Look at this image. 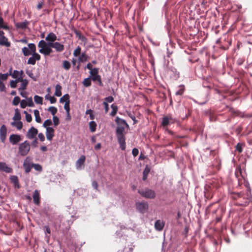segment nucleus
<instances>
[{"mask_svg":"<svg viewBox=\"0 0 252 252\" xmlns=\"http://www.w3.org/2000/svg\"><path fill=\"white\" fill-rule=\"evenodd\" d=\"M48 111L54 116L57 112V108L54 106H51L49 107Z\"/></svg>","mask_w":252,"mask_h":252,"instance_id":"obj_43","label":"nucleus"},{"mask_svg":"<svg viewBox=\"0 0 252 252\" xmlns=\"http://www.w3.org/2000/svg\"><path fill=\"white\" fill-rule=\"evenodd\" d=\"M81 47L78 46L73 51V56L74 57H78L81 53Z\"/></svg>","mask_w":252,"mask_h":252,"instance_id":"obj_45","label":"nucleus"},{"mask_svg":"<svg viewBox=\"0 0 252 252\" xmlns=\"http://www.w3.org/2000/svg\"><path fill=\"white\" fill-rule=\"evenodd\" d=\"M21 119V115L18 112H16L13 117V120L14 121H20Z\"/></svg>","mask_w":252,"mask_h":252,"instance_id":"obj_49","label":"nucleus"},{"mask_svg":"<svg viewBox=\"0 0 252 252\" xmlns=\"http://www.w3.org/2000/svg\"><path fill=\"white\" fill-rule=\"evenodd\" d=\"M33 200L34 204L39 205L40 203L39 193L37 190H34L33 194Z\"/></svg>","mask_w":252,"mask_h":252,"instance_id":"obj_23","label":"nucleus"},{"mask_svg":"<svg viewBox=\"0 0 252 252\" xmlns=\"http://www.w3.org/2000/svg\"><path fill=\"white\" fill-rule=\"evenodd\" d=\"M9 75L13 78H20L23 77L24 72L23 70L18 71L16 70L12 71V68H10L9 70Z\"/></svg>","mask_w":252,"mask_h":252,"instance_id":"obj_12","label":"nucleus"},{"mask_svg":"<svg viewBox=\"0 0 252 252\" xmlns=\"http://www.w3.org/2000/svg\"><path fill=\"white\" fill-rule=\"evenodd\" d=\"M29 22L25 20L23 22H19L15 23V26L18 29H20L22 30L26 29L28 26Z\"/></svg>","mask_w":252,"mask_h":252,"instance_id":"obj_22","label":"nucleus"},{"mask_svg":"<svg viewBox=\"0 0 252 252\" xmlns=\"http://www.w3.org/2000/svg\"><path fill=\"white\" fill-rule=\"evenodd\" d=\"M111 108H112V111L111 112V115L112 116H114L117 112L118 107L114 104H113L111 105Z\"/></svg>","mask_w":252,"mask_h":252,"instance_id":"obj_41","label":"nucleus"},{"mask_svg":"<svg viewBox=\"0 0 252 252\" xmlns=\"http://www.w3.org/2000/svg\"><path fill=\"white\" fill-rule=\"evenodd\" d=\"M28 48L32 54H34L36 53V46L33 43H29L28 44Z\"/></svg>","mask_w":252,"mask_h":252,"instance_id":"obj_33","label":"nucleus"},{"mask_svg":"<svg viewBox=\"0 0 252 252\" xmlns=\"http://www.w3.org/2000/svg\"><path fill=\"white\" fill-rule=\"evenodd\" d=\"M48 45V42H46L44 40H41L38 42V47L40 49L43 50Z\"/></svg>","mask_w":252,"mask_h":252,"instance_id":"obj_30","label":"nucleus"},{"mask_svg":"<svg viewBox=\"0 0 252 252\" xmlns=\"http://www.w3.org/2000/svg\"><path fill=\"white\" fill-rule=\"evenodd\" d=\"M149 172V170L148 169L145 168L143 171V180L144 181L146 180L147 178V175Z\"/></svg>","mask_w":252,"mask_h":252,"instance_id":"obj_53","label":"nucleus"},{"mask_svg":"<svg viewBox=\"0 0 252 252\" xmlns=\"http://www.w3.org/2000/svg\"><path fill=\"white\" fill-rule=\"evenodd\" d=\"M0 171L6 173H11L13 172L12 169L4 162H0Z\"/></svg>","mask_w":252,"mask_h":252,"instance_id":"obj_11","label":"nucleus"},{"mask_svg":"<svg viewBox=\"0 0 252 252\" xmlns=\"http://www.w3.org/2000/svg\"><path fill=\"white\" fill-rule=\"evenodd\" d=\"M38 137L40 141H44L45 140V136L42 133H39L38 134Z\"/></svg>","mask_w":252,"mask_h":252,"instance_id":"obj_62","label":"nucleus"},{"mask_svg":"<svg viewBox=\"0 0 252 252\" xmlns=\"http://www.w3.org/2000/svg\"><path fill=\"white\" fill-rule=\"evenodd\" d=\"M32 166L36 171L41 172L42 170V166L38 163H32Z\"/></svg>","mask_w":252,"mask_h":252,"instance_id":"obj_36","label":"nucleus"},{"mask_svg":"<svg viewBox=\"0 0 252 252\" xmlns=\"http://www.w3.org/2000/svg\"><path fill=\"white\" fill-rule=\"evenodd\" d=\"M53 121L55 126H57L59 124V119L57 116H53Z\"/></svg>","mask_w":252,"mask_h":252,"instance_id":"obj_56","label":"nucleus"},{"mask_svg":"<svg viewBox=\"0 0 252 252\" xmlns=\"http://www.w3.org/2000/svg\"><path fill=\"white\" fill-rule=\"evenodd\" d=\"M0 28L4 30L8 29V26L3 24V20L1 17H0Z\"/></svg>","mask_w":252,"mask_h":252,"instance_id":"obj_48","label":"nucleus"},{"mask_svg":"<svg viewBox=\"0 0 252 252\" xmlns=\"http://www.w3.org/2000/svg\"><path fill=\"white\" fill-rule=\"evenodd\" d=\"M69 104L70 100L69 101H67V102H66L64 105V109H65L66 113H68L70 111Z\"/></svg>","mask_w":252,"mask_h":252,"instance_id":"obj_52","label":"nucleus"},{"mask_svg":"<svg viewBox=\"0 0 252 252\" xmlns=\"http://www.w3.org/2000/svg\"><path fill=\"white\" fill-rule=\"evenodd\" d=\"M32 56L30 57L27 62V63L29 64L34 65L37 61L40 60V56L38 53L32 54Z\"/></svg>","mask_w":252,"mask_h":252,"instance_id":"obj_10","label":"nucleus"},{"mask_svg":"<svg viewBox=\"0 0 252 252\" xmlns=\"http://www.w3.org/2000/svg\"><path fill=\"white\" fill-rule=\"evenodd\" d=\"M21 86L18 89L19 91H24L26 89L28 84V81L26 79H23L21 80Z\"/></svg>","mask_w":252,"mask_h":252,"instance_id":"obj_25","label":"nucleus"},{"mask_svg":"<svg viewBox=\"0 0 252 252\" xmlns=\"http://www.w3.org/2000/svg\"><path fill=\"white\" fill-rule=\"evenodd\" d=\"M176 121V119L173 118L171 115H168L162 118L161 125L163 126H166L170 124L175 123Z\"/></svg>","mask_w":252,"mask_h":252,"instance_id":"obj_5","label":"nucleus"},{"mask_svg":"<svg viewBox=\"0 0 252 252\" xmlns=\"http://www.w3.org/2000/svg\"><path fill=\"white\" fill-rule=\"evenodd\" d=\"M179 90L177 91L175 94L176 95H181L183 94L184 91H185V87L184 85H180L179 86Z\"/></svg>","mask_w":252,"mask_h":252,"instance_id":"obj_38","label":"nucleus"},{"mask_svg":"<svg viewBox=\"0 0 252 252\" xmlns=\"http://www.w3.org/2000/svg\"><path fill=\"white\" fill-rule=\"evenodd\" d=\"M138 192L143 197L148 199H154L156 196V192L154 190L148 188L139 189Z\"/></svg>","mask_w":252,"mask_h":252,"instance_id":"obj_2","label":"nucleus"},{"mask_svg":"<svg viewBox=\"0 0 252 252\" xmlns=\"http://www.w3.org/2000/svg\"><path fill=\"white\" fill-rule=\"evenodd\" d=\"M127 115L133 120V125L136 124L137 123V121L136 120L135 116L131 113H127Z\"/></svg>","mask_w":252,"mask_h":252,"instance_id":"obj_55","label":"nucleus"},{"mask_svg":"<svg viewBox=\"0 0 252 252\" xmlns=\"http://www.w3.org/2000/svg\"><path fill=\"white\" fill-rule=\"evenodd\" d=\"M83 84L85 87H89L91 85V81L90 78H86L83 80Z\"/></svg>","mask_w":252,"mask_h":252,"instance_id":"obj_46","label":"nucleus"},{"mask_svg":"<svg viewBox=\"0 0 252 252\" xmlns=\"http://www.w3.org/2000/svg\"><path fill=\"white\" fill-rule=\"evenodd\" d=\"M9 75H10L9 72L8 73H4V74H2V73H0V80H6L7 79L8 76Z\"/></svg>","mask_w":252,"mask_h":252,"instance_id":"obj_50","label":"nucleus"},{"mask_svg":"<svg viewBox=\"0 0 252 252\" xmlns=\"http://www.w3.org/2000/svg\"><path fill=\"white\" fill-rule=\"evenodd\" d=\"M98 69L97 68H94V70L92 71H90V73L92 76V79L94 81H97L100 86L102 85V83L101 79V77L98 74Z\"/></svg>","mask_w":252,"mask_h":252,"instance_id":"obj_3","label":"nucleus"},{"mask_svg":"<svg viewBox=\"0 0 252 252\" xmlns=\"http://www.w3.org/2000/svg\"><path fill=\"white\" fill-rule=\"evenodd\" d=\"M7 128L4 125H2L0 127V139L2 142H4L6 137Z\"/></svg>","mask_w":252,"mask_h":252,"instance_id":"obj_15","label":"nucleus"},{"mask_svg":"<svg viewBox=\"0 0 252 252\" xmlns=\"http://www.w3.org/2000/svg\"><path fill=\"white\" fill-rule=\"evenodd\" d=\"M164 222L160 220H157L155 223V229L158 231H161L164 226Z\"/></svg>","mask_w":252,"mask_h":252,"instance_id":"obj_20","label":"nucleus"},{"mask_svg":"<svg viewBox=\"0 0 252 252\" xmlns=\"http://www.w3.org/2000/svg\"><path fill=\"white\" fill-rule=\"evenodd\" d=\"M69 95L68 94H64L60 99V103H63L69 101Z\"/></svg>","mask_w":252,"mask_h":252,"instance_id":"obj_34","label":"nucleus"},{"mask_svg":"<svg viewBox=\"0 0 252 252\" xmlns=\"http://www.w3.org/2000/svg\"><path fill=\"white\" fill-rule=\"evenodd\" d=\"M20 106L22 108H25L27 106V102L26 100L23 99L20 102Z\"/></svg>","mask_w":252,"mask_h":252,"instance_id":"obj_59","label":"nucleus"},{"mask_svg":"<svg viewBox=\"0 0 252 252\" xmlns=\"http://www.w3.org/2000/svg\"><path fill=\"white\" fill-rule=\"evenodd\" d=\"M46 136L47 139L51 141L54 136V129L51 127H47L46 130Z\"/></svg>","mask_w":252,"mask_h":252,"instance_id":"obj_16","label":"nucleus"},{"mask_svg":"<svg viewBox=\"0 0 252 252\" xmlns=\"http://www.w3.org/2000/svg\"><path fill=\"white\" fill-rule=\"evenodd\" d=\"M125 128L124 126H118L116 129V136H125Z\"/></svg>","mask_w":252,"mask_h":252,"instance_id":"obj_24","label":"nucleus"},{"mask_svg":"<svg viewBox=\"0 0 252 252\" xmlns=\"http://www.w3.org/2000/svg\"><path fill=\"white\" fill-rule=\"evenodd\" d=\"M26 73L28 74V75L31 77V78H32L33 80L35 81L36 80V78L33 76V73L32 72V71H30V70H27L26 71Z\"/></svg>","mask_w":252,"mask_h":252,"instance_id":"obj_57","label":"nucleus"},{"mask_svg":"<svg viewBox=\"0 0 252 252\" xmlns=\"http://www.w3.org/2000/svg\"><path fill=\"white\" fill-rule=\"evenodd\" d=\"M115 122L117 123V124L118 125V126H128L126 122L123 119H122L118 117H117L116 118Z\"/></svg>","mask_w":252,"mask_h":252,"instance_id":"obj_26","label":"nucleus"},{"mask_svg":"<svg viewBox=\"0 0 252 252\" xmlns=\"http://www.w3.org/2000/svg\"><path fill=\"white\" fill-rule=\"evenodd\" d=\"M242 145H243V144L241 143H238L236 145V150L239 153H241L242 152V150H243Z\"/></svg>","mask_w":252,"mask_h":252,"instance_id":"obj_54","label":"nucleus"},{"mask_svg":"<svg viewBox=\"0 0 252 252\" xmlns=\"http://www.w3.org/2000/svg\"><path fill=\"white\" fill-rule=\"evenodd\" d=\"M52 125V121L50 119L46 120L43 124V126L47 129V127H49L50 126Z\"/></svg>","mask_w":252,"mask_h":252,"instance_id":"obj_44","label":"nucleus"},{"mask_svg":"<svg viewBox=\"0 0 252 252\" xmlns=\"http://www.w3.org/2000/svg\"><path fill=\"white\" fill-rule=\"evenodd\" d=\"M34 100L36 103L42 104L43 102V98L40 96L35 95L34 96Z\"/></svg>","mask_w":252,"mask_h":252,"instance_id":"obj_35","label":"nucleus"},{"mask_svg":"<svg viewBox=\"0 0 252 252\" xmlns=\"http://www.w3.org/2000/svg\"><path fill=\"white\" fill-rule=\"evenodd\" d=\"M10 86L12 88H15L17 87V84L16 83V81L14 80H11L10 82Z\"/></svg>","mask_w":252,"mask_h":252,"instance_id":"obj_63","label":"nucleus"},{"mask_svg":"<svg viewBox=\"0 0 252 252\" xmlns=\"http://www.w3.org/2000/svg\"><path fill=\"white\" fill-rule=\"evenodd\" d=\"M0 92H5V86L4 83L0 80Z\"/></svg>","mask_w":252,"mask_h":252,"instance_id":"obj_58","label":"nucleus"},{"mask_svg":"<svg viewBox=\"0 0 252 252\" xmlns=\"http://www.w3.org/2000/svg\"><path fill=\"white\" fill-rule=\"evenodd\" d=\"M49 46L54 48L58 52H62L64 50V45L58 42H50L48 43Z\"/></svg>","mask_w":252,"mask_h":252,"instance_id":"obj_6","label":"nucleus"},{"mask_svg":"<svg viewBox=\"0 0 252 252\" xmlns=\"http://www.w3.org/2000/svg\"><path fill=\"white\" fill-rule=\"evenodd\" d=\"M138 153H139V151H138V149L134 148L132 149V154L134 157H136L138 155Z\"/></svg>","mask_w":252,"mask_h":252,"instance_id":"obj_60","label":"nucleus"},{"mask_svg":"<svg viewBox=\"0 0 252 252\" xmlns=\"http://www.w3.org/2000/svg\"><path fill=\"white\" fill-rule=\"evenodd\" d=\"M31 148L30 143L26 140L19 144L18 147V152L21 156H26L29 152Z\"/></svg>","mask_w":252,"mask_h":252,"instance_id":"obj_1","label":"nucleus"},{"mask_svg":"<svg viewBox=\"0 0 252 252\" xmlns=\"http://www.w3.org/2000/svg\"><path fill=\"white\" fill-rule=\"evenodd\" d=\"M20 98L19 97L15 96L14 98H13V100L12 101V104L14 106H16L19 104V103L20 102Z\"/></svg>","mask_w":252,"mask_h":252,"instance_id":"obj_51","label":"nucleus"},{"mask_svg":"<svg viewBox=\"0 0 252 252\" xmlns=\"http://www.w3.org/2000/svg\"><path fill=\"white\" fill-rule=\"evenodd\" d=\"M24 113L25 114V118L26 121L30 123L32 121V117L31 114L28 113L26 111H24Z\"/></svg>","mask_w":252,"mask_h":252,"instance_id":"obj_47","label":"nucleus"},{"mask_svg":"<svg viewBox=\"0 0 252 252\" xmlns=\"http://www.w3.org/2000/svg\"><path fill=\"white\" fill-rule=\"evenodd\" d=\"M89 59V57L85 53H82L80 56L78 58V62L79 63H84L86 62Z\"/></svg>","mask_w":252,"mask_h":252,"instance_id":"obj_28","label":"nucleus"},{"mask_svg":"<svg viewBox=\"0 0 252 252\" xmlns=\"http://www.w3.org/2000/svg\"><path fill=\"white\" fill-rule=\"evenodd\" d=\"M9 139L12 145H16L21 140V138L20 135L12 134L10 135Z\"/></svg>","mask_w":252,"mask_h":252,"instance_id":"obj_13","label":"nucleus"},{"mask_svg":"<svg viewBox=\"0 0 252 252\" xmlns=\"http://www.w3.org/2000/svg\"><path fill=\"white\" fill-rule=\"evenodd\" d=\"M0 45L6 47L10 46V43L8 41V39L4 36V32L2 31H0Z\"/></svg>","mask_w":252,"mask_h":252,"instance_id":"obj_9","label":"nucleus"},{"mask_svg":"<svg viewBox=\"0 0 252 252\" xmlns=\"http://www.w3.org/2000/svg\"><path fill=\"white\" fill-rule=\"evenodd\" d=\"M57 37L56 35L52 32H51L49 33L47 35V36L46 37V40L47 41V42L50 43V42H55V41L57 40Z\"/></svg>","mask_w":252,"mask_h":252,"instance_id":"obj_18","label":"nucleus"},{"mask_svg":"<svg viewBox=\"0 0 252 252\" xmlns=\"http://www.w3.org/2000/svg\"><path fill=\"white\" fill-rule=\"evenodd\" d=\"M31 160V159L29 157H27L24 161L23 167L26 173H29L32 169V163Z\"/></svg>","mask_w":252,"mask_h":252,"instance_id":"obj_8","label":"nucleus"},{"mask_svg":"<svg viewBox=\"0 0 252 252\" xmlns=\"http://www.w3.org/2000/svg\"><path fill=\"white\" fill-rule=\"evenodd\" d=\"M51 46L48 45L43 50L39 49V52L41 54H43L44 56H48L53 52V50Z\"/></svg>","mask_w":252,"mask_h":252,"instance_id":"obj_21","label":"nucleus"},{"mask_svg":"<svg viewBox=\"0 0 252 252\" xmlns=\"http://www.w3.org/2000/svg\"><path fill=\"white\" fill-rule=\"evenodd\" d=\"M34 115L35 116V121L37 123H40L41 122V120L39 115V112L37 110H34Z\"/></svg>","mask_w":252,"mask_h":252,"instance_id":"obj_32","label":"nucleus"},{"mask_svg":"<svg viewBox=\"0 0 252 252\" xmlns=\"http://www.w3.org/2000/svg\"><path fill=\"white\" fill-rule=\"evenodd\" d=\"M22 51L25 56H28L32 54L28 47H24L22 49Z\"/></svg>","mask_w":252,"mask_h":252,"instance_id":"obj_37","label":"nucleus"},{"mask_svg":"<svg viewBox=\"0 0 252 252\" xmlns=\"http://www.w3.org/2000/svg\"><path fill=\"white\" fill-rule=\"evenodd\" d=\"M63 67L65 70H69L70 68V63L68 61H63Z\"/></svg>","mask_w":252,"mask_h":252,"instance_id":"obj_40","label":"nucleus"},{"mask_svg":"<svg viewBox=\"0 0 252 252\" xmlns=\"http://www.w3.org/2000/svg\"><path fill=\"white\" fill-rule=\"evenodd\" d=\"M85 159L86 157L84 155L81 156L79 158L75 163V166L77 169L80 170L82 169V166L84 165Z\"/></svg>","mask_w":252,"mask_h":252,"instance_id":"obj_14","label":"nucleus"},{"mask_svg":"<svg viewBox=\"0 0 252 252\" xmlns=\"http://www.w3.org/2000/svg\"><path fill=\"white\" fill-rule=\"evenodd\" d=\"M96 124L94 121H91L89 123V127L90 131L92 132L96 130Z\"/></svg>","mask_w":252,"mask_h":252,"instance_id":"obj_31","label":"nucleus"},{"mask_svg":"<svg viewBox=\"0 0 252 252\" xmlns=\"http://www.w3.org/2000/svg\"><path fill=\"white\" fill-rule=\"evenodd\" d=\"M92 187L96 190L98 188V184L96 181H93L92 183Z\"/></svg>","mask_w":252,"mask_h":252,"instance_id":"obj_64","label":"nucleus"},{"mask_svg":"<svg viewBox=\"0 0 252 252\" xmlns=\"http://www.w3.org/2000/svg\"><path fill=\"white\" fill-rule=\"evenodd\" d=\"M11 182L13 184L15 189H19L20 186L19 183L18 178L17 176L12 175L10 177Z\"/></svg>","mask_w":252,"mask_h":252,"instance_id":"obj_17","label":"nucleus"},{"mask_svg":"<svg viewBox=\"0 0 252 252\" xmlns=\"http://www.w3.org/2000/svg\"><path fill=\"white\" fill-rule=\"evenodd\" d=\"M118 141L120 144L121 149L123 150L126 149V139L125 136H117Z\"/></svg>","mask_w":252,"mask_h":252,"instance_id":"obj_19","label":"nucleus"},{"mask_svg":"<svg viewBox=\"0 0 252 252\" xmlns=\"http://www.w3.org/2000/svg\"><path fill=\"white\" fill-rule=\"evenodd\" d=\"M37 134V129L32 126L28 130L26 134V137L29 139H32L36 138V136Z\"/></svg>","mask_w":252,"mask_h":252,"instance_id":"obj_7","label":"nucleus"},{"mask_svg":"<svg viewBox=\"0 0 252 252\" xmlns=\"http://www.w3.org/2000/svg\"><path fill=\"white\" fill-rule=\"evenodd\" d=\"M27 102V106L29 107H33L34 106V103L32 101V97L28 98L26 100Z\"/></svg>","mask_w":252,"mask_h":252,"instance_id":"obj_42","label":"nucleus"},{"mask_svg":"<svg viewBox=\"0 0 252 252\" xmlns=\"http://www.w3.org/2000/svg\"><path fill=\"white\" fill-rule=\"evenodd\" d=\"M105 102H106L107 103L108 102H112L114 101V98L111 96H109L105 98Z\"/></svg>","mask_w":252,"mask_h":252,"instance_id":"obj_61","label":"nucleus"},{"mask_svg":"<svg viewBox=\"0 0 252 252\" xmlns=\"http://www.w3.org/2000/svg\"><path fill=\"white\" fill-rule=\"evenodd\" d=\"M11 125L15 126L18 130H20L23 127V123L21 121H14L11 123Z\"/></svg>","mask_w":252,"mask_h":252,"instance_id":"obj_27","label":"nucleus"},{"mask_svg":"<svg viewBox=\"0 0 252 252\" xmlns=\"http://www.w3.org/2000/svg\"><path fill=\"white\" fill-rule=\"evenodd\" d=\"M137 210L141 213L147 212L149 209V205L146 202H139L136 203Z\"/></svg>","mask_w":252,"mask_h":252,"instance_id":"obj_4","label":"nucleus"},{"mask_svg":"<svg viewBox=\"0 0 252 252\" xmlns=\"http://www.w3.org/2000/svg\"><path fill=\"white\" fill-rule=\"evenodd\" d=\"M56 90L55 95L57 96H60L62 95V86L60 84H57L56 86Z\"/></svg>","mask_w":252,"mask_h":252,"instance_id":"obj_29","label":"nucleus"},{"mask_svg":"<svg viewBox=\"0 0 252 252\" xmlns=\"http://www.w3.org/2000/svg\"><path fill=\"white\" fill-rule=\"evenodd\" d=\"M45 98L49 99L51 104L56 103L57 101V99L54 96H50L49 94H47L45 96Z\"/></svg>","mask_w":252,"mask_h":252,"instance_id":"obj_39","label":"nucleus"}]
</instances>
